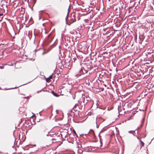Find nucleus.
<instances>
[{"label": "nucleus", "instance_id": "nucleus-1", "mask_svg": "<svg viewBox=\"0 0 154 154\" xmlns=\"http://www.w3.org/2000/svg\"><path fill=\"white\" fill-rule=\"evenodd\" d=\"M49 130L46 125L45 124H42L39 126L37 131V134L42 137L47 135Z\"/></svg>", "mask_w": 154, "mask_h": 154}, {"label": "nucleus", "instance_id": "nucleus-2", "mask_svg": "<svg viewBox=\"0 0 154 154\" xmlns=\"http://www.w3.org/2000/svg\"><path fill=\"white\" fill-rule=\"evenodd\" d=\"M70 23H72L76 20L75 15L74 14H72L70 17Z\"/></svg>", "mask_w": 154, "mask_h": 154}, {"label": "nucleus", "instance_id": "nucleus-3", "mask_svg": "<svg viewBox=\"0 0 154 154\" xmlns=\"http://www.w3.org/2000/svg\"><path fill=\"white\" fill-rule=\"evenodd\" d=\"M53 76L52 75L50 76L48 78H47L46 79V81L47 82H49L50 79L52 78Z\"/></svg>", "mask_w": 154, "mask_h": 154}, {"label": "nucleus", "instance_id": "nucleus-4", "mask_svg": "<svg viewBox=\"0 0 154 154\" xmlns=\"http://www.w3.org/2000/svg\"><path fill=\"white\" fill-rule=\"evenodd\" d=\"M140 144L141 145L140 148H141L142 146H144V143L141 140H140Z\"/></svg>", "mask_w": 154, "mask_h": 154}, {"label": "nucleus", "instance_id": "nucleus-5", "mask_svg": "<svg viewBox=\"0 0 154 154\" xmlns=\"http://www.w3.org/2000/svg\"><path fill=\"white\" fill-rule=\"evenodd\" d=\"M51 93H52V94L54 95V96H55V97H58V95H57V94L55 93L54 91H51Z\"/></svg>", "mask_w": 154, "mask_h": 154}, {"label": "nucleus", "instance_id": "nucleus-6", "mask_svg": "<svg viewBox=\"0 0 154 154\" xmlns=\"http://www.w3.org/2000/svg\"><path fill=\"white\" fill-rule=\"evenodd\" d=\"M3 14H0V20H2V19Z\"/></svg>", "mask_w": 154, "mask_h": 154}, {"label": "nucleus", "instance_id": "nucleus-7", "mask_svg": "<svg viewBox=\"0 0 154 154\" xmlns=\"http://www.w3.org/2000/svg\"><path fill=\"white\" fill-rule=\"evenodd\" d=\"M52 140H56L55 139H54L52 138Z\"/></svg>", "mask_w": 154, "mask_h": 154}]
</instances>
